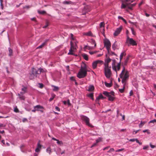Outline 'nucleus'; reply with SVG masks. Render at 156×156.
Masks as SVG:
<instances>
[{"mask_svg":"<svg viewBox=\"0 0 156 156\" xmlns=\"http://www.w3.org/2000/svg\"><path fill=\"white\" fill-rule=\"evenodd\" d=\"M90 7L89 6L87 5L85 6L83 9V11H85V12H87L90 11Z\"/></svg>","mask_w":156,"mask_h":156,"instance_id":"nucleus-13","label":"nucleus"},{"mask_svg":"<svg viewBox=\"0 0 156 156\" xmlns=\"http://www.w3.org/2000/svg\"><path fill=\"white\" fill-rule=\"evenodd\" d=\"M111 59L109 58H107L105 61V65L106 64H108V63L111 61Z\"/></svg>","mask_w":156,"mask_h":156,"instance_id":"nucleus-32","label":"nucleus"},{"mask_svg":"<svg viewBox=\"0 0 156 156\" xmlns=\"http://www.w3.org/2000/svg\"><path fill=\"white\" fill-rule=\"evenodd\" d=\"M94 86L93 85H91L88 87V90L89 91H92L94 90Z\"/></svg>","mask_w":156,"mask_h":156,"instance_id":"nucleus-17","label":"nucleus"},{"mask_svg":"<svg viewBox=\"0 0 156 156\" xmlns=\"http://www.w3.org/2000/svg\"><path fill=\"white\" fill-rule=\"evenodd\" d=\"M105 85L108 87H111L112 85V83H107V82H105Z\"/></svg>","mask_w":156,"mask_h":156,"instance_id":"nucleus-24","label":"nucleus"},{"mask_svg":"<svg viewBox=\"0 0 156 156\" xmlns=\"http://www.w3.org/2000/svg\"><path fill=\"white\" fill-rule=\"evenodd\" d=\"M70 79L71 80L76 81V80L74 78V77L73 76H72V77H70Z\"/></svg>","mask_w":156,"mask_h":156,"instance_id":"nucleus-50","label":"nucleus"},{"mask_svg":"<svg viewBox=\"0 0 156 156\" xmlns=\"http://www.w3.org/2000/svg\"><path fill=\"white\" fill-rule=\"evenodd\" d=\"M121 79H122V82L123 84V85H124V86H125V85H126V79H124L123 78V75H122V78H120Z\"/></svg>","mask_w":156,"mask_h":156,"instance_id":"nucleus-25","label":"nucleus"},{"mask_svg":"<svg viewBox=\"0 0 156 156\" xmlns=\"http://www.w3.org/2000/svg\"><path fill=\"white\" fill-rule=\"evenodd\" d=\"M48 41V40H46L41 45L38 46L37 48H41L43 47L45 44Z\"/></svg>","mask_w":156,"mask_h":156,"instance_id":"nucleus-16","label":"nucleus"},{"mask_svg":"<svg viewBox=\"0 0 156 156\" xmlns=\"http://www.w3.org/2000/svg\"><path fill=\"white\" fill-rule=\"evenodd\" d=\"M28 121V120H27V119L26 118H23L22 120V121L23 122H25L26 121Z\"/></svg>","mask_w":156,"mask_h":156,"instance_id":"nucleus-51","label":"nucleus"},{"mask_svg":"<svg viewBox=\"0 0 156 156\" xmlns=\"http://www.w3.org/2000/svg\"><path fill=\"white\" fill-rule=\"evenodd\" d=\"M156 122V120L155 119H154V120H151L149 122V123H154Z\"/></svg>","mask_w":156,"mask_h":156,"instance_id":"nucleus-40","label":"nucleus"},{"mask_svg":"<svg viewBox=\"0 0 156 156\" xmlns=\"http://www.w3.org/2000/svg\"><path fill=\"white\" fill-rule=\"evenodd\" d=\"M43 70V69L41 68L37 70L33 68L31 70V73H30L29 76V78L30 80H32L34 78V77H37V75L41 74Z\"/></svg>","mask_w":156,"mask_h":156,"instance_id":"nucleus-2","label":"nucleus"},{"mask_svg":"<svg viewBox=\"0 0 156 156\" xmlns=\"http://www.w3.org/2000/svg\"><path fill=\"white\" fill-rule=\"evenodd\" d=\"M40 151V149L37 148L35 149V151L37 152H39Z\"/></svg>","mask_w":156,"mask_h":156,"instance_id":"nucleus-61","label":"nucleus"},{"mask_svg":"<svg viewBox=\"0 0 156 156\" xmlns=\"http://www.w3.org/2000/svg\"><path fill=\"white\" fill-rule=\"evenodd\" d=\"M104 44L105 46L106 47L108 54L111 55L110 53L109 49L111 47V43L110 41L108 39L105 40L104 41Z\"/></svg>","mask_w":156,"mask_h":156,"instance_id":"nucleus-6","label":"nucleus"},{"mask_svg":"<svg viewBox=\"0 0 156 156\" xmlns=\"http://www.w3.org/2000/svg\"><path fill=\"white\" fill-rule=\"evenodd\" d=\"M14 111L16 112H19V111L18 109L17 108V107L14 108Z\"/></svg>","mask_w":156,"mask_h":156,"instance_id":"nucleus-48","label":"nucleus"},{"mask_svg":"<svg viewBox=\"0 0 156 156\" xmlns=\"http://www.w3.org/2000/svg\"><path fill=\"white\" fill-rule=\"evenodd\" d=\"M41 145L39 144V143H38L37 148L40 149L41 148Z\"/></svg>","mask_w":156,"mask_h":156,"instance_id":"nucleus-47","label":"nucleus"},{"mask_svg":"<svg viewBox=\"0 0 156 156\" xmlns=\"http://www.w3.org/2000/svg\"><path fill=\"white\" fill-rule=\"evenodd\" d=\"M116 41H115L114 43L112 45V48L114 50H115L117 47V45L116 44Z\"/></svg>","mask_w":156,"mask_h":156,"instance_id":"nucleus-21","label":"nucleus"},{"mask_svg":"<svg viewBox=\"0 0 156 156\" xmlns=\"http://www.w3.org/2000/svg\"><path fill=\"white\" fill-rule=\"evenodd\" d=\"M105 98V97H104L102 94H100L99 96L97 98V101L98 100H99L100 99H104Z\"/></svg>","mask_w":156,"mask_h":156,"instance_id":"nucleus-23","label":"nucleus"},{"mask_svg":"<svg viewBox=\"0 0 156 156\" xmlns=\"http://www.w3.org/2000/svg\"><path fill=\"white\" fill-rule=\"evenodd\" d=\"M129 73L128 71L126 70L124 73V75H123V78L124 79H127L129 77Z\"/></svg>","mask_w":156,"mask_h":156,"instance_id":"nucleus-14","label":"nucleus"},{"mask_svg":"<svg viewBox=\"0 0 156 156\" xmlns=\"http://www.w3.org/2000/svg\"><path fill=\"white\" fill-rule=\"evenodd\" d=\"M150 146L151 148H155L156 146L154 145H152L151 143L150 144Z\"/></svg>","mask_w":156,"mask_h":156,"instance_id":"nucleus-57","label":"nucleus"},{"mask_svg":"<svg viewBox=\"0 0 156 156\" xmlns=\"http://www.w3.org/2000/svg\"><path fill=\"white\" fill-rule=\"evenodd\" d=\"M49 25V24H48V22H47L46 23V25H45L44 26L43 28H46Z\"/></svg>","mask_w":156,"mask_h":156,"instance_id":"nucleus-44","label":"nucleus"},{"mask_svg":"<svg viewBox=\"0 0 156 156\" xmlns=\"http://www.w3.org/2000/svg\"><path fill=\"white\" fill-rule=\"evenodd\" d=\"M67 104H68V105H69V106H70L71 105V104L70 103V101L69 100H68L67 101Z\"/></svg>","mask_w":156,"mask_h":156,"instance_id":"nucleus-53","label":"nucleus"},{"mask_svg":"<svg viewBox=\"0 0 156 156\" xmlns=\"http://www.w3.org/2000/svg\"><path fill=\"white\" fill-rule=\"evenodd\" d=\"M55 109L57 111H60V110L59 108H58V107H57V106H56L55 107Z\"/></svg>","mask_w":156,"mask_h":156,"instance_id":"nucleus-60","label":"nucleus"},{"mask_svg":"<svg viewBox=\"0 0 156 156\" xmlns=\"http://www.w3.org/2000/svg\"><path fill=\"white\" fill-rule=\"evenodd\" d=\"M73 51H74L73 50H72L70 48V50H69V52L68 53V54L75 55L74 54L73 52Z\"/></svg>","mask_w":156,"mask_h":156,"instance_id":"nucleus-31","label":"nucleus"},{"mask_svg":"<svg viewBox=\"0 0 156 156\" xmlns=\"http://www.w3.org/2000/svg\"><path fill=\"white\" fill-rule=\"evenodd\" d=\"M22 90L24 92H21L20 93L22 94H23L26 92L27 90V88L26 87H24L22 89Z\"/></svg>","mask_w":156,"mask_h":156,"instance_id":"nucleus-33","label":"nucleus"},{"mask_svg":"<svg viewBox=\"0 0 156 156\" xmlns=\"http://www.w3.org/2000/svg\"><path fill=\"white\" fill-rule=\"evenodd\" d=\"M133 94V91L132 90H131L129 92V95L130 96H132Z\"/></svg>","mask_w":156,"mask_h":156,"instance_id":"nucleus-62","label":"nucleus"},{"mask_svg":"<svg viewBox=\"0 0 156 156\" xmlns=\"http://www.w3.org/2000/svg\"><path fill=\"white\" fill-rule=\"evenodd\" d=\"M51 87H53V90L54 91H58L59 90V88L58 87L52 85Z\"/></svg>","mask_w":156,"mask_h":156,"instance_id":"nucleus-19","label":"nucleus"},{"mask_svg":"<svg viewBox=\"0 0 156 156\" xmlns=\"http://www.w3.org/2000/svg\"><path fill=\"white\" fill-rule=\"evenodd\" d=\"M127 40H129V44L133 45H136L137 43L136 41L133 39L132 38H129L128 36L127 37Z\"/></svg>","mask_w":156,"mask_h":156,"instance_id":"nucleus-9","label":"nucleus"},{"mask_svg":"<svg viewBox=\"0 0 156 156\" xmlns=\"http://www.w3.org/2000/svg\"><path fill=\"white\" fill-rule=\"evenodd\" d=\"M114 151V149L113 148H111L110 149V150L108 151V152H112Z\"/></svg>","mask_w":156,"mask_h":156,"instance_id":"nucleus-59","label":"nucleus"},{"mask_svg":"<svg viewBox=\"0 0 156 156\" xmlns=\"http://www.w3.org/2000/svg\"><path fill=\"white\" fill-rule=\"evenodd\" d=\"M92 34V33L90 31H89L85 34V35L89 36H91Z\"/></svg>","mask_w":156,"mask_h":156,"instance_id":"nucleus-36","label":"nucleus"},{"mask_svg":"<svg viewBox=\"0 0 156 156\" xmlns=\"http://www.w3.org/2000/svg\"><path fill=\"white\" fill-rule=\"evenodd\" d=\"M109 147H110V146H108V147H105L103 149V150H105L107 149H108Z\"/></svg>","mask_w":156,"mask_h":156,"instance_id":"nucleus-64","label":"nucleus"},{"mask_svg":"<svg viewBox=\"0 0 156 156\" xmlns=\"http://www.w3.org/2000/svg\"><path fill=\"white\" fill-rule=\"evenodd\" d=\"M126 55V53H125V52H123L122 53L120 56V62H119L121 63V61L122 59V58L123 57L124 55Z\"/></svg>","mask_w":156,"mask_h":156,"instance_id":"nucleus-18","label":"nucleus"},{"mask_svg":"<svg viewBox=\"0 0 156 156\" xmlns=\"http://www.w3.org/2000/svg\"><path fill=\"white\" fill-rule=\"evenodd\" d=\"M38 12L39 14H43L46 13V12L44 11L38 10Z\"/></svg>","mask_w":156,"mask_h":156,"instance_id":"nucleus-34","label":"nucleus"},{"mask_svg":"<svg viewBox=\"0 0 156 156\" xmlns=\"http://www.w3.org/2000/svg\"><path fill=\"white\" fill-rule=\"evenodd\" d=\"M135 141H136V143H138L140 145H141L142 144V143L141 142H140L137 139H136Z\"/></svg>","mask_w":156,"mask_h":156,"instance_id":"nucleus-45","label":"nucleus"},{"mask_svg":"<svg viewBox=\"0 0 156 156\" xmlns=\"http://www.w3.org/2000/svg\"><path fill=\"white\" fill-rule=\"evenodd\" d=\"M125 88V87L124 86V85H123V88L122 89H119V92L120 93H123L124 91Z\"/></svg>","mask_w":156,"mask_h":156,"instance_id":"nucleus-35","label":"nucleus"},{"mask_svg":"<svg viewBox=\"0 0 156 156\" xmlns=\"http://www.w3.org/2000/svg\"><path fill=\"white\" fill-rule=\"evenodd\" d=\"M90 42L92 44H94V47L96 46V44L94 40L93 39H91L90 40Z\"/></svg>","mask_w":156,"mask_h":156,"instance_id":"nucleus-30","label":"nucleus"},{"mask_svg":"<svg viewBox=\"0 0 156 156\" xmlns=\"http://www.w3.org/2000/svg\"><path fill=\"white\" fill-rule=\"evenodd\" d=\"M34 108H35L36 111H40L41 112H43V111L42 109H44L43 107L40 105H38L34 107Z\"/></svg>","mask_w":156,"mask_h":156,"instance_id":"nucleus-7","label":"nucleus"},{"mask_svg":"<svg viewBox=\"0 0 156 156\" xmlns=\"http://www.w3.org/2000/svg\"><path fill=\"white\" fill-rule=\"evenodd\" d=\"M148 147H149L148 146V145L146 146H144L143 147V149L144 150H145V149H146Z\"/></svg>","mask_w":156,"mask_h":156,"instance_id":"nucleus-58","label":"nucleus"},{"mask_svg":"<svg viewBox=\"0 0 156 156\" xmlns=\"http://www.w3.org/2000/svg\"><path fill=\"white\" fill-rule=\"evenodd\" d=\"M136 139H135V138L130 139V140H129V141H131V142H134V141H135Z\"/></svg>","mask_w":156,"mask_h":156,"instance_id":"nucleus-54","label":"nucleus"},{"mask_svg":"<svg viewBox=\"0 0 156 156\" xmlns=\"http://www.w3.org/2000/svg\"><path fill=\"white\" fill-rule=\"evenodd\" d=\"M63 3L64 4H72L73 3V2L71 1H65L63 2Z\"/></svg>","mask_w":156,"mask_h":156,"instance_id":"nucleus-27","label":"nucleus"},{"mask_svg":"<svg viewBox=\"0 0 156 156\" xmlns=\"http://www.w3.org/2000/svg\"><path fill=\"white\" fill-rule=\"evenodd\" d=\"M140 130V129H139V130H137L136 131H135L134 130L133 131V134H136L138 131H139Z\"/></svg>","mask_w":156,"mask_h":156,"instance_id":"nucleus-56","label":"nucleus"},{"mask_svg":"<svg viewBox=\"0 0 156 156\" xmlns=\"http://www.w3.org/2000/svg\"><path fill=\"white\" fill-rule=\"evenodd\" d=\"M111 67H109L108 64H106L104 67L105 74L106 77L108 78H109L112 74L110 69Z\"/></svg>","mask_w":156,"mask_h":156,"instance_id":"nucleus-3","label":"nucleus"},{"mask_svg":"<svg viewBox=\"0 0 156 156\" xmlns=\"http://www.w3.org/2000/svg\"><path fill=\"white\" fill-rule=\"evenodd\" d=\"M124 150V148H122L121 149H118V150H116L115 151V152H120V151H122Z\"/></svg>","mask_w":156,"mask_h":156,"instance_id":"nucleus-46","label":"nucleus"},{"mask_svg":"<svg viewBox=\"0 0 156 156\" xmlns=\"http://www.w3.org/2000/svg\"><path fill=\"white\" fill-rule=\"evenodd\" d=\"M103 62V61L101 60H97L94 62L92 63V66L94 69H95L97 66V64L98 63H101Z\"/></svg>","mask_w":156,"mask_h":156,"instance_id":"nucleus-11","label":"nucleus"},{"mask_svg":"<svg viewBox=\"0 0 156 156\" xmlns=\"http://www.w3.org/2000/svg\"><path fill=\"white\" fill-rule=\"evenodd\" d=\"M46 151L47 152L50 154L51 152V149L49 147H48L46 149Z\"/></svg>","mask_w":156,"mask_h":156,"instance_id":"nucleus-37","label":"nucleus"},{"mask_svg":"<svg viewBox=\"0 0 156 156\" xmlns=\"http://www.w3.org/2000/svg\"><path fill=\"white\" fill-rule=\"evenodd\" d=\"M9 56L12 55V50L10 48H9Z\"/></svg>","mask_w":156,"mask_h":156,"instance_id":"nucleus-29","label":"nucleus"},{"mask_svg":"<svg viewBox=\"0 0 156 156\" xmlns=\"http://www.w3.org/2000/svg\"><path fill=\"white\" fill-rule=\"evenodd\" d=\"M123 66V69L122 70L121 73L120 75V77L122 78V75H124V73L125 72V66H124V65H122Z\"/></svg>","mask_w":156,"mask_h":156,"instance_id":"nucleus-15","label":"nucleus"},{"mask_svg":"<svg viewBox=\"0 0 156 156\" xmlns=\"http://www.w3.org/2000/svg\"><path fill=\"white\" fill-rule=\"evenodd\" d=\"M126 7V5L123 3H122L121 6V9H125Z\"/></svg>","mask_w":156,"mask_h":156,"instance_id":"nucleus-39","label":"nucleus"},{"mask_svg":"<svg viewBox=\"0 0 156 156\" xmlns=\"http://www.w3.org/2000/svg\"><path fill=\"white\" fill-rule=\"evenodd\" d=\"M122 28V26H120L119 28H117L115 30V32L113 34L114 36H116L118 34H119L121 31Z\"/></svg>","mask_w":156,"mask_h":156,"instance_id":"nucleus-8","label":"nucleus"},{"mask_svg":"<svg viewBox=\"0 0 156 156\" xmlns=\"http://www.w3.org/2000/svg\"><path fill=\"white\" fill-rule=\"evenodd\" d=\"M146 122H143L142 121H141L139 125V127L140 128H141L143 125Z\"/></svg>","mask_w":156,"mask_h":156,"instance_id":"nucleus-26","label":"nucleus"},{"mask_svg":"<svg viewBox=\"0 0 156 156\" xmlns=\"http://www.w3.org/2000/svg\"><path fill=\"white\" fill-rule=\"evenodd\" d=\"M38 84L39 85V87L41 88H42L44 87V85L41 83H39Z\"/></svg>","mask_w":156,"mask_h":156,"instance_id":"nucleus-41","label":"nucleus"},{"mask_svg":"<svg viewBox=\"0 0 156 156\" xmlns=\"http://www.w3.org/2000/svg\"><path fill=\"white\" fill-rule=\"evenodd\" d=\"M131 30L132 34L134 35H135V33L134 31V30L133 29V28H131Z\"/></svg>","mask_w":156,"mask_h":156,"instance_id":"nucleus-42","label":"nucleus"},{"mask_svg":"<svg viewBox=\"0 0 156 156\" xmlns=\"http://www.w3.org/2000/svg\"><path fill=\"white\" fill-rule=\"evenodd\" d=\"M88 96L90 98H92L93 97V93H90L88 95Z\"/></svg>","mask_w":156,"mask_h":156,"instance_id":"nucleus-49","label":"nucleus"},{"mask_svg":"<svg viewBox=\"0 0 156 156\" xmlns=\"http://www.w3.org/2000/svg\"><path fill=\"white\" fill-rule=\"evenodd\" d=\"M87 74L86 65L84 63L83 66H81L79 71L78 73L77 76L80 79L83 78L86 76Z\"/></svg>","mask_w":156,"mask_h":156,"instance_id":"nucleus-1","label":"nucleus"},{"mask_svg":"<svg viewBox=\"0 0 156 156\" xmlns=\"http://www.w3.org/2000/svg\"><path fill=\"white\" fill-rule=\"evenodd\" d=\"M52 139L56 141L57 143L59 144H61L62 143L61 141H59L58 140H57L54 137H53L52 138Z\"/></svg>","mask_w":156,"mask_h":156,"instance_id":"nucleus-28","label":"nucleus"},{"mask_svg":"<svg viewBox=\"0 0 156 156\" xmlns=\"http://www.w3.org/2000/svg\"><path fill=\"white\" fill-rule=\"evenodd\" d=\"M110 53L111 54V55H110V54H108L109 55H116V56H117V55L116 54H115L114 52H113L112 51H111V52L110 51Z\"/></svg>","mask_w":156,"mask_h":156,"instance_id":"nucleus-43","label":"nucleus"},{"mask_svg":"<svg viewBox=\"0 0 156 156\" xmlns=\"http://www.w3.org/2000/svg\"><path fill=\"white\" fill-rule=\"evenodd\" d=\"M81 119L85 122L87 125L90 127H93V126L90 123V119L88 117L85 116L83 115L81 116Z\"/></svg>","mask_w":156,"mask_h":156,"instance_id":"nucleus-5","label":"nucleus"},{"mask_svg":"<svg viewBox=\"0 0 156 156\" xmlns=\"http://www.w3.org/2000/svg\"><path fill=\"white\" fill-rule=\"evenodd\" d=\"M55 96V95L54 94L53 95V96H52V98H50L49 100V101H52L53 99L54 98Z\"/></svg>","mask_w":156,"mask_h":156,"instance_id":"nucleus-55","label":"nucleus"},{"mask_svg":"<svg viewBox=\"0 0 156 156\" xmlns=\"http://www.w3.org/2000/svg\"><path fill=\"white\" fill-rule=\"evenodd\" d=\"M101 140V139L100 138H98V139L96 140V143H97L99 142H100Z\"/></svg>","mask_w":156,"mask_h":156,"instance_id":"nucleus-52","label":"nucleus"},{"mask_svg":"<svg viewBox=\"0 0 156 156\" xmlns=\"http://www.w3.org/2000/svg\"><path fill=\"white\" fill-rule=\"evenodd\" d=\"M105 23L104 22H101L100 24V28L104 27Z\"/></svg>","mask_w":156,"mask_h":156,"instance_id":"nucleus-38","label":"nucleus"},{"mask_svg":"<svg viewBox=\"0 0 156 156\" xmlns=\"http://www.w3.org/2000/svg\"><path fill=\"white\" fill-rule=\"evenodd\" d=\"M118 18L119 19H121L122 20L124 19V18L120 16L118 17Z\"/></svg>","mask_w":156,"mask_h":156,"instance_id":"nucleus-63","label":"nucleus"},{"mask_svg":"<svg viewBox=\"0 0 156 156\" xmlns=\"http://www.w3.org/2000/svg\"><path fill=\"white\" fill-rule=\"evenodd\" d=\"M103 94L108 97V100L109 101H112L114 100V98L112 96L114 95V92H108L105 91L103 92Z\"/></svg>","mask_w":156,"mask_h":156,"instance_id":"nucleus-4","label":"nucleus"},{"mask_svg":"<svg viewBox=\"0 0 156 156\" xmlns=\"http://www.w3.org/2000/svg\"><path fill=\"white\" fill-rule=\"evenodd\" d=\"M129 60V58L127 57L125 60V61L123 63H121L122 65H124V66H126L127 65V63Z\"/></svg>","mask_w":156,"mask_h":156,"instance_id":"nucleus-22","label":"nucleus"},{"mask_svg":"<svg viewBox=\"0 0 156 156\" xmlns=\"http://www.w3.org/2000/svg\"><path fill=\"white\" fill-rule=\"evenodd\" d=\"M82 56L87 61L88 60V56L86 54L84 53L83 54H82Z\"/></svg>","mask_w":156,"mask_h":156,"instance_id":"nucleus-20","label":"nucleus"},{"mask_svg":"<svg viewBox=\"0 0 156 156\" xmlns=\"http://www.w3.org/2000/svg\"><path fill=\"white\" fill-rule=\"evenodd\" d=\"M121 63L119 62L118 64H117V66H112V68L113 70L115 71L116 72L117 71H119L120 70V65H121Z\"/></svg>","mask_w":156,"mask_h":156,"instance_id":"nucleus-10","label":"nucleus"},{"mask_svg":"<svg viewBox=\"0 0 156 156\" xmlns=\"http://www.w3.org/2000/svg\"><path fill=\"white\" fill-rule=\"evenodd\" d=\"M70 48L73 50L74 51L76 49L77 46L76 43H75V44H74L73 43H72V41H71L70 42Z\"/></svg>","mask_w":156,"mask_h":156,"instance_id":"nucleus-12","label":"nucleus"}]
</instances>
